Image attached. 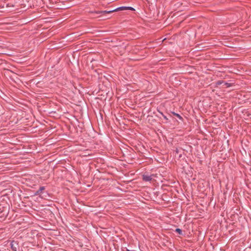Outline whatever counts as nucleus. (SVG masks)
I'll return each mask as SVG.
<instances>
[{
    "mask_svg": "<svg viewBox=\"0 0 251 251\" xmlns=\"http://www.w3.org/2000/svg\"><path fill=\"white\" fill-rule=\"evenodd\" d=\"M119 11V9H118V8L115 9H114V10H110V11H98L97 12V13L98 14H110V13H111L113 12H115V11Z\"/></svg>",
    "mask_w": 251,
    "mask_h": 251,
    "instance_id": "f257e3e1",
    "label": "nucleus"
},
{
    "mask_svg": "<svg viewBox=\"0 0 251 251\" xmlns=\"http://www.w3.org/2000/svg\"><path fill=\"white\" fill-rule=\"evenodd\" d=\"M118 9H119V10H127V9L133 10H134V8L131 7L122 6V7L118 8Z\"/></svg>",
    "mask_w": 251,
    "mask_h": 251,
    "instance_id": "f03ea898",
    "label": "nucleus"
},
{
    "mask_svg": "<svg viewBox=\"0 0 251 251\" xmlns=\"http://www.w3.org/2000/svg\"><path fill=\"white\" fill-rule=\"evenodd\" d=\"M151 177L148 176H143V179L145 181H150L151 180Z\"/></svg>",
    "mask_w": 251,
    "mask_h": 251,
    "instance_id": "7ed1b4c3",
    "label": "nucleus"
},
{
    "mask_svg": "<svg viewBox=\"0 0 251 251\" xmlns=\"http://www.w3.org/2000/svg\"><path fill=\"white\" fill-rule=\"evenodd\" d=\"M176 231L177 232V233H178L180 234H181V230L180 229H179V228H176Z\"/></svg>",
    "mask_w": 251,
    "mask_h": 251,
    "instance_id": "20e7f679",
    "label": "nucleus"
},
{
    "mask_svg": "<svg viewBox=\"0 0 251 251\" xmlns=\"http://www.w3.org/2000/svg\"><path fill=\"white\" fill-rule=\"evenodd\" d=\"M176 116L177 117H178L179 119H181V117L180 115H179L178 114H176Z\"/></svg>",
    "mask_w": 251,
    "mask_h": 251,
    "instance_id": "39448f33",
    "label": "nucleus"
}]
</instances>
